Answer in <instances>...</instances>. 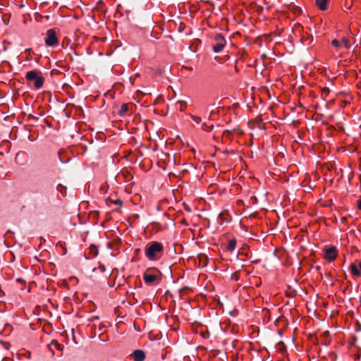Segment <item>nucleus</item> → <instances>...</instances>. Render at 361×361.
<instances>
[{
  "mask_svg": "<svg viewBox=\"0 0 361 361\" xmlns=\"http://www.w3.org/2000/svg\"><path fill=\"white\" fill-rule=\"evenodd\" d=\"M184 209L188 211V212H191V209L190 208V207L188 205H187L186 204H184Z\"/></svg>",
  "mask_w": 361,
  "mask_h": 361,
  "instance_id": "obj_24",
  "label": "nucleus"
},
{
  "mask_svg": "<svg viewBox=\"0 0 361 361\" xmlns=\"http://www.w3.org/2000/svg\"><path fill=\"white\" fill-rule=\"evenodd\" d=\"M276 348L280 352H283L286 350V345L283 341H279L276 345Z\"/></svg>",
  "mask_w": 361,
  "mask_h": 361,
  "instance_id": "obj_13",
  "label": "nucleus"
},
{
  "mask_svg": "<svg viewBox=\"0 0 361 361\" xmlns=\"http://www.w3.org/2000/svg\"><path fill=\"white\" fill-rule=\"evenodd\" d=\"M111 202H113L114 204H116V205H118V206H121L123 204V201L120 199H117L115 201H113L111 200H109Z\"/></svg>",
  "mask_w": 361,
  "mask_h": 361,
  "instance_id": "obj_17",
  "label": "nucleus"
},
{
  "mask_svg": "<svg viewBox=\"0 0 361 361\" xmlns=\"http://www.w3.org/2000/svg\"><path fill=\"white\" fill-rule=\"evenodd\" d=\"M331 44L334 46V47H338L340 46V42L338 40V39H333L331 41Z\"/></svg>",
  "mask_w": 361,
  "mask_h": 361,
  "instance_id": "obj_18",
  "label": "nucleus"
},
{
  "mask_svg": "<svg viewBox=\"0 0 361 361\" xmlns=\"http://www.w3.org/2000/svg\"><path fill=\"white\" fill-rule=\"evenodd\" d=\"M190 288L188 286H184L183 288H182L180 290V295H181L182 294L185 293V292H186Z\"/></svg>",
  "mask_w": 361,
  "mask_h": 361,
  "instance_id": "obj_20",
  "label": "nucleus"
},
{
  "mask_svg": "<svg viewBox=\"0 0 361 361\" xmlns=\"http://www.w3.org/2000/svg\"><path fill=\"white\" fill-rule=\"evenodd\" d=\"M258 262H259V260H255L253 262L257 263Z\"/></svg>",
  "mask_w": 361,
  "mask_h": 361,
  "instance_id": "obj_36",
  "label": "nucleus"
},
{
  "mask_svg": "<svg viewBox=\"0 0 361 361\" xmlns=\"http://www.w3.org/2000/svg\"><path fill=\"white\" fill-rule=\"evenodd\" d=\"M161 73H162V72H161V71L160 69H159V70H157V74H158V75H161Z\"/></svg>",
  "mask_w": 361,
  "mask_h": 361,
  "instance_id": "obj_31",
  "label": "nucleus"
},
{
  "mask_svg": "<svg viewBox=\"0 0 361 361\" xmlns=\"http://www.w3.org/2000/svg\"><path fill=\"white\" fill-rule=\"evenodd\" d=\"M202 128L206 131H211L214 126L213 125L208 126L206 123H203Z\"/></svg>",
  "mask_w": 361,
  "mask_h": 361,
  "instance_id": "obj_15",
  "label": "nucleus"
},
{
  "mask_svg": "<svg viewBox=\"0 0 361 361\" xmlns=\"http://www.w3.org/2000/svg\"><path fill=\"white\" fill-rule=\"evenodd\" d=\"M350 272L355 276H361L360 270L358 269L356 264H351L350 266Z\"/></svg>",
  "mask_w": 361,
  "mask_h": 361,
  "instance_id": "obj_9",
  "label": "nucleus"
},
{
  "mask_svg": "<svg viewBox=\"0 0 361 361\" xmlns=\"http://www.w3.org/2000/svg\"><path fill=\"white\" fill-rule=\"evenodd\" d=\"M329 343H330V342H329V341L328 342V341H325L324 342H323V343H322V345H329Z\"/></svg>",
  "mask_w": 361,
  "mask_h": 361,
  "instance_id": "obj_30",
  "label": "nucleus"
},
{
  "mask_svg": "<svg viewBox=\"0 0 361 361\" xmlns=\"http://www.w3.org/2000/svg\"><path fill=\"white\" fill-rule=\"evenodd\" d=\"M343 43L346 48L349 47V46H350L349 41L346 38L343 39Z\"/></svg>",
  "mask_w": 361,
  "mask_h": 361,
  "instance_id": "obj_21",
  "label": "nucleus"
},
{
  "mask_svg": "<svg viewBox=\"0 0 361 361\" xmlns=\"http://www.w3.org/2000/svg\"><path fill=\"white\" fill-rule=\"evenodd\" d=\"M163 252V245L157 241L150 242L145 247V255L150 260L159 259Z\"/></svg>",
  "mask_w": 361,
  "mask_h": 361,
  "instance_id": "obj_1",
  "label": "nucleus"
},
{
  "mask_svg": "<svg viewBox=\"0 0 361 361\" xmlns=\"http://www.w3.org/2000/svg\"><path fill=\"white\" fill-rule=\"evenodd\" d=\"M336 247H330L327 248L325 252V258L329 262L334 261L336 258Z\"/></svg>",
  "mask_w": 361,
  "mask_h": 361,
  "instance_id": "obj_6",
  "label": "nucleus"
},
{
  "mask_svg": "<svg viewBox=\"0 0 361 361\" xmlns=\"http://www.w3.org/2000/svg\"><path fill=\"white\" fill-rule=\"evenodd\" d=\"M92 252L94 256H96L98 254V250H97L96 247L94 245L91 246Z\"/></svg>",
  "mask_w": 361,
  "mask_h": 361,
  "instance_id": "obj_19",
  "label": "nucleus"
},
{
  "mask_svg": "<svg viewBox=\"0 0 361 361\" xmlns=\"http://www.w3.org/2000/svg\"><path fill=\"white\" fill-rule=\"evenodd\" d=\"M201 336L204 338H208L209 337V333L208 331L207 332H202Z\"/></svg>",
  "mask_w": 361,
  "mask_h": 361,
  "instance_id": "obj_23",
  "label": "nucleus"
},
{
  "mask_svg": "<svg viewBox=\"0 0 361 361\" xmlns=\"http://www.w3.org/2000/svg\"><path fill=\"white\" fill-rule=\"evenodd\" d=\"M323 335L324 336H328L329 335V331H325V332L323 333Z\"/></svg>",
  "mask_w": 361,
  "mask_h": 361,
  "instance_id": "obj_32",
  "label": "nucleus"
},
{
  "mask_svg": "<svg viewBox=\"0 0 361 361\" xmlns=\"http://www.w3.org/2000/svg\"><path fill=\"white\" fill-rule=\"evenodd\" d=\"M232 279H235V280H238V277L235 276V274L232 275Z\"/></svg>",
  "mask_w": 361,
  "mask_h": 361,
  "instance_id": "obj_33",
  "label": "nucleus"
},
{
  "mask_svg": "<svg viewBox=\"0 0 361 361\" xmlns=\"http://www.w3.org/2000/svg\"><path fill=\"white\" fill-rule=\"evenodd\" d=\"M99 269L101 270L102 272H104L106 269H105V267L104 265H99Z\"/></svg>",
  "mask_w": 361,
  "mask_h": 361,
  "instance_id": "obj_26",
  "label": "nucleus"
},
{
  "mask_svg": "<svg viewBox=\"0 0 361 361\" xmlns=\"http://www.w3.org/2000/svg\"><path fill=\"white\" fill-rule=\"evenodd\" d=\"M47 37L44 39L45 44L48 47H54L59 44V39L56 32L54 29H49L47 31Z\"/></svg>",
  "mask_w": 361,
  "mask_h": 361,
  "instance_id": "obj_4",
  "label": "nucleus"
},
{
  "mask_svg": "<svg viewBox=\"0 0 361 361\" xmlns=\"http://www.w3.org/2000/svg\"><path fill=\"white\" fill-rule=\"evenodd\" d=\"M98 319V317H93L92 320H94V319Z\"/></svg>",
  "mask_w": 361,
  "mask_h": 361,
  "instance_id": "obj_35",
  "label": "nucleus"
},
{
  "mask_svg": "<svg viewBox=\"0 0 361 361\" xmlns=\"http://www.w3.org/2000/svg\"><path fill=\"white\" fill-rule=\"evenodd\" d=\"M286 295H287L288 296L293 297V295H290V294H288H288H286Z\"/></svg>",
  "mask_w": 361,
  "mask_h": 361,
  "instance_id": "obj_37",
  "label": "nucleus"
},
{
  "mask_svg": "<svg viewBox=\"0 0 361 361\" xmlns=\"http://www.w3.org/2000/svg\"><path fill=\"white\" fill-rule=\"evenodd\" d=\"M180 111H183L184 110V108L186 106V102H180Z\"/></svg>",
  "mask_w": 361,
  "mask_h": 361,
  "instance_id": "obj_22",
  "label": "nucleus"
},
{
  "mask_svg": "<svg viewBox=\"0 0 361 361\" xmlns=\"http://www.w3.org/2000/svg\"><path fill=\"white\" fill-rule=\"evenodd\" d=\"M16 281L18 282V283H25V280L21 279V278H18L16 279Z\"/></svg>",
  "mask_w": 361,
  "mask_h": 361,
  "instance_id": "obj_25",
  "label": "nucleus"
},
{
  "mask_svg": "<svg viewBox=\"0 0 361 361\" xmlns=\"http://www.w3.org/2000/svg\"><path fill=\"white\" fill-rule=\"evenodd\" d=\"M216 44L213 45V50L218 53L222 51L226 44V39L221 34H217L214 37Z\"/></svg>",
  "mask_w": 361,
  "mask_h": 361,
  "instance_id": "obj_5",
  "label": "nucleus"
},
{
  "mask_svg": "<svg viewBox=\"0 0 361 361\" xmlns=\"http://www.w3.org/2000/svg\"><path fill=\"white\" fill-rule=\"evenodd\" d=\"M47 20H49V16H47L44 17Z\"/></svg>",
  "mask_w": 361,
  "mask_h": 361,
  "instance_id": "obj_34",
  "label": "nucleus"
},
{
  "mask_svg": "<svg viewBox=\"0 0 361 361\" xmlns=\"http://www.w3.org/2000/svg\"><path fill=\"white\" fill-rule=\"evenodd\" d=\"M130 294H131V295H133V300H135V302H134L133 304H134L135 302H137L138 300H137V299L136 298V297L135 296V293H131Z\"/></svg>",
  "mask_w": 361,
  "mask_h": 361,
  "instance_id": "obj_28",
  "label": "nucleus"
},
{
  "mask_svg": "<svg viewBox=\"0 0 361 361\" xmlns=\"http://www.w3.org/2000/svg\"><path fill=\"white\" fill-rule=\"evenodd\" d=\"M128 111V106L127 104H123L120 110L118 111V114L121 116H123L127 111Z\"/></svg>",
  "mask_w": 361,
  "mask_h": 361,
  "instance_id": "obj_11",
  "label": "nucleus"
},
{
  "mask_svg": "<svg viewBox=\"0 0 361 361\" xmlns=\"http://www.w3.org/2000/svg\"><path fill=\"white\" fill-rule=\"evenodd\" d=\"M134 361H144L145 360V353L142 350H135L131 355Z\"/></svg>",
  "mask_w": 361,
  "mask_h": 361,
  "instance_id": "obj_7",
  "label": "nucleus"
},
{
  "mask_svg": "<svg viewBox=\"0 0 361 361\" xmlns=\"http://www.w3.org/2000/svg\"><path fill=\"white\" fill-rule=\"evenodd\" d=\"M56 189L63 196L66 195V187L61 184H59L56 187Z\"/></svg>",
  "mask_w": 361,
  "mask_h": 361,
  "instance_id": "obj_12",
  "label": "nucleus"
},
{
  "mask_svg": "<svg viewBox=\"0 0 361 361\" xmlns=\"http://www.w3.org/2000/svg\"><path fill=\"white\" fill-rule=\"evenodd\" d=\"M236 246V240L235 239H231L229 240L228 244L226 247V250L228 252H232L234 250Z\"/></svg>",
  "mask_w": 361,
  "mask_h": 361,
  "instance_id": "obj_10",
  "label": "nucleus"
},
{
  "mask_svg": "<svg viewBox=\"0 0 361 361\" xmlns=\"http://www.w3.org/2000/svg\"><path fill=\"white\" fill-rule=\"evenodd\" d=\"M161 273L157 268H148L143 275V279L147 284H152L161 280Z\"/></svg>",
  "mask_w": 361,
  "mask_h": 361,
  "instance_id": "obj_2",
  "label": "nucleus"
},
{
  "mask_svg": "<svg viewBox=\"0 0 361 361\" xmlns=\"http://www.w3.org/2000/svg\"><path fill=\"white\" fill-rule=\"evenodd\" d=\"M330 92V90L328 87H324L322 89V97L324 99V97H326Z\"/></svg>",
  "mask_w": 361,
  "mask_h": 361,
  "instance_id": "obj_14",
  "label": "nucleus"
},
{
  "mask_svg": "<svg viewBox=\"0 0 361 361\" xmlns=\"http://www.w3.org/2000/svg\"><path fill=\"white\" fill-rule=\"evenodd\" d=\"M346 221H347V218L346 217H342L341 219V222L342 224H345Z\"/></svg>",
  "mask_w": 361,
  "mask_h": 361,
  "instance_id": "obj_27",
  "label": "nucleus"
},
{
  "mask_svg": "<svg viewBox=\"0 0 361 361\" xmlns=\"http://www.w3.org/2000/svg\"><path fill=\"white\" fill-rule=\"evenodd\" d=\"M190 117L192 118L193 121H195L197 123H200L201 122V118L200 117H197L196 116H194V115H190Z\"/></svg>",
  "mask_w": 361,
  "mask_h": 361,
  "instance_id": "obj_16",
  "label": "nucleus"
},
{
  "mask_svg": "<svg viewBox=\"0 0 361 361\" xmlns=\"http://www.w3.org/2000/svg\"><path fill=\"white\" fill-rule=\"evenodd\" d=\"M328 1L329 0H316L315 4L320 10L326 11L327 9Z\"/></svg>",
  "mask_w": 361,
  "mask_h": 361,
  "instance_id": "obj_8",
  "label": "nucleus"
},
{
  "mask_svg": "<svg viewBox=\"0 0 361 361\" xmlns=\"http://www.w3.org/2000/svg\"><path fill=\"white\" fill-rule=\"evenodd\" d=\"M357 267L361 271V262H357Z\"/></svg>",
  "mask_w": 361,
  "mask_h": 361,
  "instance_id": "obj_29",
  "label": "nucleus"
},
{
  "mask_svg": "<svg viewBox=\"0 0 361 361\" xmlns=\"http://www.w3.org/2000/svg\"><path fill=\"white\" fill-rule=\"evenodd\" d=\"M26 79L29 81H34V85L36 89H39L42 87L44 79L41 77L38 76L37 72L36 71H31L27 73Z\"/></svg>",
  "mask_w": 361,
  "mask_h": 361,
  "instance_id": "obj_3",
  "label": "nucleus"
}]
</instances>
